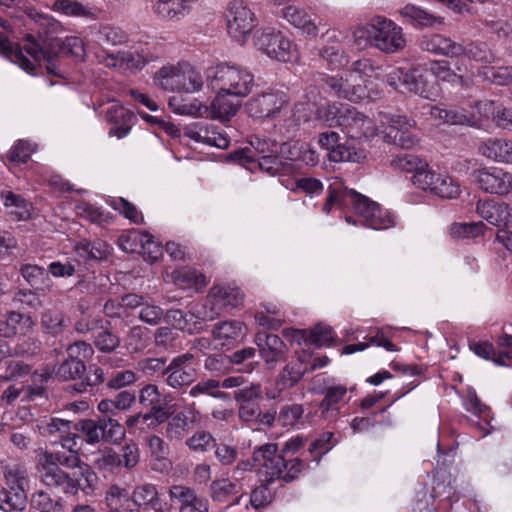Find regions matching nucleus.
Segmentation results:
<instances>
[{"label": "nucleus", "mask_w": 512, "mask_h": 512, "mask_svg": "<svg viewBox=\"0 0 512 512\" xmlns=\"http://www.w3.org/2000/svg\"><path fill=\"white\" fill-rule=\"evenodd\" d=\"M255 45L272 59L289 62L296 57L291 41L281 33L264 30L255 35Z\"/></svg>", "instance_id": "obj_12"}, {"label": "nucleus", "mask_w": 512, "mask_h": 512, "mask_svg": "<svg viewBox=\"0 0 512 512\" xmlns=\"http://www.w3.org/2000/svg\"><path fill=\"white\" fill-rule=\"evenodd\" d=\"M34 321L29 314L10 310L0 316V337L25 336L33 330Z\"/></svg>", "instance_id": "obj_21"}, {"label": "nucleus", "mask_w": 512, "mask_h": 512, "mask_svg": "<svg viewBox=\"0 0 512 512\" xmlns=\"http://www.w3.org/2000/svg\"><path fill=\"white\" fill-rule=\"evenodd\" d=\"M185 135L196 142L214 146L219 149H226L230 140L226 132L218 126L207 123H199L195 128L187 129Z\"/></svg>", "instance_id": "obj_24"}, {"label": "nucleus", "mask_w": 512, "mask_h": 512, "mask_svg": "<svg viewBox=\"0 0 512 512\" xmlns=\"http://www.w3.org/2000/svg\"><path fill=\"white\" fill-rule=\"evenodd\" d=\"M347 389L343 385L328 386L324 389V398L320 403V407H328L325 414L331 412L333 415H339L340 411L337 404L346 394Z\"/></svg>", "instance_id": "obj_57"}, {"label": "nucleus", "mask_w": 512, "mask_h": 512, "mask_svg": "<svg viewBox=\"0 0 512 512\" xmlns=\"http://www.w3.org/2000/svg\"><path fill=\"white\" fill-rule=\"evenodd\" d=\"M106 119L112 124L109 135L121 139L129 134L136 117L133 112L123 106L113 105L107 109Z\"/></svg>", "instance_id": "obj_29"}, {"label": "nucleus", "mask_w": 512, "mask_h": 512, "mask_svg": "<svg viewBox=\"0 0 512 512\" xmlns=\"http://www.w3.org/2000/svg\"><path fill=\"white\" fill-rule=\"evenodd\" d=\"M434 77V81L437 80L453 82L456 84H463V76L455 73L447 61H433L428 69Z\"/></svg>", "instance_id": "obj_59"}, {"label": "nucleus", "mask_w": 512, "mask_h": 512, "mask_svg": "<svg viewBox=\"0 0 512 512\" xmlns=\"http://www.w3.org/2000/svg\"><path fill=\"white\" fill-rule=\"evenodd\" d=\"M283 16L289 23L300 29L304 34L308 36L317 35V26L304 10L288 6L283 9Z\"/></svg>", "instance_id": "obj_41"}, {"label": "nucleus", "mask_w": 512, "mask_h": 512, "mask_svg": "<svg viewBox=\"0 0 512 512\" xmlns=\"http://www.w3.org/2000/svg\"><path fill=\"white\" fill-rule=\"evenodd\" d=\"M463 50L461 55H466L477 62L492 63L495 60V54L489 45L483 41L471 42L467 46H463Z\"/></svg>", "instance_id": "obj_52"}, {"label": "nucleus", "mask_w": 512, "mask_h": 512, "mask_svg": "<svg viewBox=\"0 0 512 512\" xmlns=\"http://www.w3.org/2000/svg\"><path fill=\"white\" fill-rule=\"evenodd\" d=\"M20 274L25 281L36 291L47 292L52 288V280L49 272L41 266L33 264L21 265Z\"/></svg>", "instance_id": "obj_35"}, {"label": "nucleus", "mask_w": 512, "mask_h": 512, "mask_svg": "<svg viewBox=\"0 0 512 512\" xmlns=\"http://www.w3.org/2000/svg\"><path fill=\"white\" fill-rule=\"evenodd\" d=\"M339 133L327 130L318 135V144L326 152L329 161L363 163L368 155L364 147L342 142Z\"/></svg>", "instance_id": "obj_8"}, {"label": "nucleus", "mask_w": 512, "mask_h": 512, "mask_svg": "<svg viewBox=\"0 0 512 512\" xmlns=\"http://www.w3.org/2000/svg\"><path fill=\"white\" fill-rule=\"evenodd\" d=\"M405 89L425 99H435L439 94V87L434 81L433 74L423 67L406 70Z\"/></svg>", "instance_id": "obj_17"}, {"label": "nucleus", "mask_w": 512, "mask_h": 512, "mask_svg": "<svg viewBox=\"0 0 512 512\" xmlns=\"http://www.w3.org/2000/svg\"><path fill=\"white\" fill-rule=\"evenodd\" d=\"M474 182L484 192L506 195L512 191V174L498 167L481 168L472 174Z\"/></svg>", "instance_id": "obj_14"}, {"label": "nucleus", "mask_w": 512, "mask_h": 512, "mask_svg": "<svg viewBox=\"0 0 512 512\" xmlns=\"http://www.w3.org/2000/svg\"><path fill=\"white\" fill-rule=\"evenodd\" d=\"M155 84L165 91L193 93L203 85L200 73L191 67H162L154 77Z\"/></svg>", "instance_id": "obj_9"}, {"label": "nucleus", "mask_w": 512, "mask_h": 512, "mask_svg": "<svg viewBox=\"0 0 512 512\" xmlns=\"http://www.w3.org/2000/svg\"><path fill=\"white\" fill-rule=\"evenodd\" d=\"M39 463H46L48 465H54L57 467L63 466L67 469H78L77 477L85 482V487H82V491L85 494H89L94 490L97 484V475L92 468L85 462H83L79 456L77 450L70 451H42L40 454Z\"/></svg>", "instance_id": "obj_7"}, {"label": "nucleus", "mask_w": 512, "mask_h": 512, "mask_svg": "<svg viewBox=\"0 0 512 512\" xmlns=\"http://www.w3.org/2000/svg\"><path fill=\"white\" fill-rule=\"evenodd\" d=\"M74 251L84 261L100 262L109 254V246L105 241L82 239L75 243Z\"/></svg>", "instance_id": "obj_34"}, {"label": "nucleus", "mask_w": 512, "mask_h": 512, "mask_svg": "<svg viewBox=\"0 0 512 512\" xmlns=\"http://www.w3.org/2000/svg\"><path fill=\"white\" fill-rule=\"evenodd\" d=\"M41 325L51 335H59L66 328L64 315L56 310L44 311L41 315Z\"/></svg>", "instance_id": "obj_58"}, {"label": "nucleus", "mask_w": 512, "mask_h": 512, "mask_svg": "<svg viewBox=\"0 0 512 512\" xmlns=\"http://www.w3.org/2000/svg\"><path fill=\"white\" fill-rule=\"evenodd\" d=\"M37 428L41 435L52 436L56 433L64 434L73 429V422L56 417L43 418L37 421Z\"/></svg>", "instance_id": "obj_50"}, {"label": "nucleus", "mask_w": 512, "mask_h": 512, "mask_svg": "<svg viewBox=\"0 0 512 512\" xmlns=\"http://www.w3.org/2000/svg\"><path fill=\"white\" fill-rule=\"evenodd\" d=\"M98 428V416L73 422V430L82 433L85 442L90 445L99 443Z\"/></svg>", "instance_id": "obj_61"}, {"label": "nucleus", "mask_w": 512, "mask_h": 512, "mask_svg": "<svg viewBox=\"0 0 512 512\" xmlns=\"http://www.w3.org/2000/svg\"><path fill=\"white\" fill-rule=\"evenodd\" d=\"M288 348L278 335L266 334L265 347L261 349L262 358L270 363H276L283 359Z\"/></svg>", "instance_id": "obj_43"}, {"label": "nucleus", "mask_w": 512, "mask_h": 512, "mask_svg": "<svg viewBox=\"0 0 512 512\" xmlns=\"http://www.w3.org/2000/svg\"><path fill=\"white\" fill-rule=\"evenodd\" d=\"M231 360V367L233 365H239V371L245 373H251L255 365L258 364L256 360V349L253 347H246L241 350H237L232 355L228 356Z\"/></svg>", "instance_id": "obj_53"}, {"label": "nucleus", "mask_w": 512, "mask_h": 512, "mask_svg": "<svg viewBox=\"0 0 512 512\" xmlns=\"http://www.w3.org/2000/svg\"><path fill=\"white\" fill-rule=\"evenodd\" d=\"M340 127L351 139L369 138L375 135L373 120L351 105L343 117Z\"/></svg>", "instance_id": "obj_18"}, {"label": "nucleus", "mask_w": 512, "mask_h": 512, "mask_svg": "<svg viewBox=\"0 0 512 512\" xmlns=\"http://www.w3.org/2000/svg\"><path fill=\"white\" fill-rule=\"evenodd\" d=\"M136 392L122 390L114 398L102 399L97 406L100 413H110L117 416L121 411L129 410L136 403Z\"/></svg>", "instance_id": "obj_33"}, {"label": "nucleus", "mask_w": 512, "mask_h": 512, "mask_svg": "<svg viewBox=\"0 0 512 512\" xmlns=\"http://www.w3.org/2000/svg\"><path fill=\"white\" fill-rule=\"evenodd\" d=\"M320 87L332 96L352 102H359L366 97L365 89L361 85L351 86L348 79L344 80L342 77L320 75Z\"/></svg>", "instance_id": "obj_20"}, {"label": "nucleus", "mask_w": 512, "mask_h": 512, "mask_svg": "<svg viewBox=\"0 0 512 512\" xmlns=\"http://www.w3.org/2000/svg\"><path fill=\"white\" fill-rule=\"evenodd\" d=\"M308 372V366H304V360L299 357L296 361L289 362L280 372L277 379V386L281 389H288L295 386Z\"/></svg>", "instance_id": "obj_37"}, {"label": "nucleus", "mask_w": 512, "mask_h": 512, "mask_svg": "<svg viewBox=\"0 0 512 512\" xmlns=\"http://www.w3.org/2000/svg\"><path fill=\"white\" fill-rule=\"evenodd\" d=\"M137 507H147L154 512H169V504L159 496L157 487L154 484L145 483L137 485L130 497Z\"/></svg>", "instance_id": "obj_28"}, {"label": "nucleus", "mask_w": 512, "mask_h": 512, "mask_svg": "<svg viewBox=\"0 0 512 512\" xmlns=\"http://www.w3.org/2000/svg\"><path fill=\"white\" fill-rule=\"evenodd\" d=\"M334 205L353 210L362 219L364 226L374 230L388 229L395 224L394 217L388 211H383L378 203L339 181L329 185L323 211L330 213Z\"/></svg>", "instance_id": "obj_2"}, {"label": "nucleus", "mask_w": 512, "mask_h": 512, "mask_svg": "<svg viewBox=\"0 0 512 512\" xmlns=\"http://www.w3.org/2000/svg\"><path fill=\"white\" fill-rule=\"evenodd\" d=\"M98 427L99 443L103 441L118 444L125 437L124 426L110 413H101L98 416Z\"/></svg>", "instance_id": "obj_31"}, {"label": "nucleus", "mask_w": 512, "mask_h": 512, "mask_svg": "<svg viewBox=\"0 0 512 512\" xmlns=\"http://www.w3.org/2000/svg\"><path fill=\"white\" fill-rule=\"evenodd\" d=\"M189 395L193 398H197L200 395H208L217 399H228V394L220 391V381L212 378L199 381L192 386L189 390Z\"/></svg>", "instance_id": "obj_51"}, {"label": "nucleus", "mask_w": 512, "mask_h": 512, "mask_svg": "<svg viewBox=\"0 0 512 512\" xmlns=\"http://www.w3.org/2000/svg\"><path fill=\"white\" fill-rule=\"evenodd\" d=\"M207 79L215 91H224L236 98L247 96L254 85V76L237 66L218 65L207 71Z\"/></svg>", "instance_id": "obj_5"}, {"label": "nucleus", "mask_w": 512, "mask_h": 512, "mask_svg": "<svg viewBox=\"0 0 512 512\" xmlns=\"http://www.w3.org/2000/svg\"><path fill=\"white\" fill-rule=\"evenodd\" d=\"M208 493L213 502L227 503L224 510L239 504L242 497L238 484L228 478L213 480L210 483Z\"/></svg>", "instance_id": "obj_25"}, {"label": "nucleus", "mask_w": 512, "mask_h": 512, "mask_svg": "<svg viewBox=\"0 0 512 512\" xmlns=\"http://www.w3.org/2000/svg\"><path fill=\"white\" fill-rule=\"evenodd\" d=\"M230 94L224 91H217L216 97L211 102V115L220 120H229L236 114L240 107V101L228 99Z\"/></svg>", "instance_id": "obj_40"}, {"label": "nucleus", "mask_w": 512, "mask_h": 512, "mask_svg": "<svg viewBox=\"0 0 512 512\" xmlns=\"http://www.w3.org/2000/svg\"><path fill=\"white\" fill-rule=\"evenodd\" d=\"M289 99L282 91H270L255 95L246 104L248 114L253 118L276 117L288 105Z\"/></svg>", "instance_id": "obj_13"}, {"label": "nucleus", "mask_w": 512, "mask_h": 512, "mask_svg": "<svg viewBox=\"0 0 512 512\" xmlns=\"http://www.w3.org/2000/svg\"><path fill=\"white\" fill-rule=\"evenodd\" d=\"M0 198L8 212L12 215H15L18 220L27 217V201L21 195L16 194L10 190H3L0 193Z\"/></svg>", "instance_id": "obj_47"}, {"label": "nucleus", "mask_w": 512, "mask_h": 512, "mask_svg": "<svg viewBox=\"0 0 512 512\" xmlns=\"http://www.w3.org/2000/svg\"><path fill=\"white\" fill-rule=\"evenodd\" d=\"M26 13L39 25L38 37L26 34L21 43H13L0 32V53L30 74H35L36 67L45 62L49 74L62 76L57 65L58 54L65 52L76 58H82L84 55L82 40L78 37H67L62 41L56 36L63 30L58 20L35 8H28Z\"/></svg>", "instance_id": "obj_1"}, {"label": "nucleus", "mask_w": 512, "mask_h": 512, "mask_svg": "<svg viewBox=\"0 0 512 512\" xmlns=\"http://www.w3.org/2000/svg\"><path fill=\"white\" fill-rule=\"evenodd\" d=\"M30 508L34 512H63L61 499H54L43 490L36 491L31 495Z\"/></svg>", "instance_id": "obj_46"}, {"label": "nucleus", "mask_w": 512, "mask_h": 512, "mask_svg": "<svg viewBox=\"0 0 512 512\" xmlns=\"http://www.w3.org/2000/svg\"><path fill=\"white\" fill-rule=\"evenodd\" d=\"M137 381V376L132 370H121L113 372L106 380L102 390H120Z\"/></svg>", "instance_id": "obj_60"}, {"label": "nucleus", "mask_w": 512, "mask_h": 512, "mask_svg": "<svg viewBox=\"0 0 512 512\" xmlns=\"http://www.w3.org/2000/svg\"><path fill=\"white\" fill-rule=\"evenodd\" d=\"M228 33L237 41L244 40L256 26L254 12L243 0H232L226 12Z\"/></svg>", "instance_id": "obj_11"}, {"label": "nucleus", "mask_w": 512, "mask_h": 512, "mask_svg": "<svg viewBox=\"0 0 512 512\" xmlns=\"http://www.w3.org/2000/svg\"><path fill=\"white\" fill-rule=\"evenodd\" d=\"M97 38L106 45L116 46L128 41V34L119 27L100 25L97 30Z\"/></svg>", "instance_id": "obj_56"}, {"label": "nucleus", "mask_w": 512, "mask_h": 512, "mask_svg": "<svg viewBox=\"0 0 512 512\" xmlns=\"http://www.w3.org/2000/svg\"><path fill=\"white\" fill-rule=\"evenodd\" d=\"M42 466L41 481L50 488H55L64 494L76 495L82 487H85V482L77 477V472L69 474L60 467L48 465L46 463H39Z\"/></svg>", "instance_id": "obj_15"}, {"label": "nucleus", "mask_w": 512, "mask_h": 512, "mask_svg": "<svg viewBox=\"0 0 512 512\" xmlns=\"http://www.w3.org/2000/svg\"><path fill=\"white\" fill-rule=\"evenodd\" d=\"M483 76L496 85H512V66L486 67Z\"/></svg>", "instance_id": "obj_63"}, {"label": "nucleus", "mask_w": 512, "mask_h": 512, "mask_svg": "<svg viewBox=\"0 0 512 512\" xmlns=\"http://www.w3.org/2000/svg\"><path fill=\"white\" fill-rule=\"evenodd\" d=\"M435 181L432 194L444 199H454L460 195V185L450 176L440 175L439 178H435Z\"/></svg>", "instance_id": "obj_54"}, {"label": "nucleus", "mask_w": 512, "mask_h": 512, "mask_svg": "<svg viewBox=\"0 0 512 512\" xmlns=\"http://www.w3.org/2000/svg\"><path fill=\"white\" fill-rule=\"evenodd\" d=\"M355 38H366L368 42L385 53H395L405 46L401 28L394 22L376 17L373 22L355 32Z\"/></svg>", "instance_id": "obj_6"}, {"label": "nucleus", "mask_w": 512, "mask_h": 512, "mask_svg": "<svg viewBox=\"0 0 512 512\" xmlns=\"http://www.w3.org/2000/svg\"><path fill=\"white\" fill-rule=\"evenodd\" d=\"M431 115L439 120H442L446 124L450 125H465L469 127H479L480 120L475 116L474 113L461 107L456 106H445L438 107L434 106L431 108Z\"/></svg>", "instance_id": "obj_26"}, {"label": "nucleus", "mask_w": 512, "mask_h": 512, "mask_svg": "<svg viewBox=\"0 0 512 512\" xmlns=\"http://www.w3.org/2000/svg\"><path fill=\"white\" fill-rule=\"evenodd\" d=\"M350 105L344 103H330L317 109L318 119L324 121L329 127L341 126Z\"/></svg>", "instance_id": "obj_45"}, {"label": "nucleus", "mask_w": 512, "mask_h": 512, "mask_svg": "<svg viewBox=\"0 0 512 512\" xmlns=\"http://www.w3.org/2000/svg\"><path fill=\"white\" fill-rule=\"evenodd\" d=\"M482 156L494 162L512 164V141L503 138H489L479 146Z\"/></svg>", "instance_id": "obj_30"}, {"label": "nucleus", "mask_w": 512, "mask_h": 512, "mask_svg": "<svg viewBox=\"0 0 512 512\" xmlns=\"http://www.w3.org/2000/svg\"><path fill=\"white\" fill-rule=\"evenodd\" d=\"M476 212L491 225L512 227V207L504 202L478 201Z\"/></svg>", "instance_id": "obj_23"}, {"label": "nucleus", "mask_w": 512, "mask_h": 512, "mask_svg": "<svg viewBox=\"0 0 512 512\" xmlns=\"http://www.w3.org/2000/svg\"><path fill=\"white\" fill-rule=\"evenodd\" d=\"M194 355L185 353L174 357L167 365L165 382L174 389L188 386L196 378V370L190 366Z\"/></svg>", "instance_id": "obj_16"}, {"label": "nucleus", "mask_w": 512, "mask_h": 512, "mask_svg": "<svg viewBox=\"0 0 512 512\" xmlns=\"http://www.w3.org/2000/svg\"><path fill=\"white\" fill-rule=\"evenodd\" d=\"M294 334L298 341L303 339L305 342H309L317 347L330 346L334 339L332 328L323 324H317L310 331L295 330Z\"/></svg>", "instance_id": "obj_38"}, {"label": "nucleus", "mask_w": 512, "mask_h": 512, "mask_svg": "<svg viewBox=\"0 0 512 512\" xmlns=\"http://www.w3.org/2000/svg\"><path fill=\"white\" fill-rule=\"evenodd\" d=\"M7 487H0V508L6 512L23 511L28 502L26 477L16 470L4 473Z\"/></svg>", "instance_id": "obj_10"}, {"label": "nucleus", "mask_w": 512, "mask_h": 512, "mask_svg": "<svg viewBox=\"0 0 512 512\" xmlns=\"http://www.w3.org/2000/svg\"><path fill=\"white\" fill-rule=\"evenodd\" d=\"M172 502L179 504V512H209V502L198 495L195 489L185 485H173L169 489Z\"/></svg>", "instance_id": "obj_19"}, {"label": "nucleus", "mask_w": 512, "mask_h": 512, "mask_svg": "<svg viewBox=\"0 0 512 512\" xmlns=\"http://www.w3.org/2000/svg\"><path fill=\"white\" fill-rule=\"evenodd\" d=\"M497 344L499 351H496L493 362L499 366H512V335L500 336Z\"/></svg>", "instance_id": "obj_64"}, {"label": "nucleus", "mask_w": 512, "mask_h": 512, "mask_svg": "<svg viewBox=\"0 0 512 512\" xmlns=\"http://www.w3.org/2000/svg\"><path fill=\"white\" fill-rule=\"evenodd\" d=\"M87 368L85 363L77 357L64 360L56 371V376L64 381L81 379Z\"/></svg>", "instance_id": "obj_48"}, {"label": "nucleus", "mask_w": 512, "mask_h": 512, "mask_svg": "<svg viewBox=\"0 0 512 512\" xmlns=\"http://www.w3.org/2000/svg\"><path fill=\"white\" fill-rule=\"evenodd\" d=\"M485 106L486 110L491 112L493 120L499 127L512 131V109L503 107L494 101L487 102Z\"/></svg>", "instance_id": "obj_62"}, {"label": "nucleus", "mask_w": 512, "mask_h": 512, "mask_svg": "<svg viewBox=\"0 0 512 512\" xmlns=\"http://www.w3.org/2000/svg\"><path fill=\"white\" fill-rule=\"evenodd\" d=\"M200 421L201 413L194 407L190 408L187 412H178L172 416L166 425V437L170 440L180 441L184 439Z\"/></svg>", "instance_id": "obj_22"}, {"label": "nucleus", "mask_w": 512, "mask_h": 512, "mask_svg": "<svg viewBox=\"0 0 512 512\" xmlns=\"http://www.w3.org/2000/svg\"><path fill=\"white\" fill-rule=\"evenodd\" d=\"M53 11L72 17H94L91 9L78 0H53L51 5Z\"/></svg>", "instance_id": "obj_49"}, {"label": "nucleus", "mask_w": 512, "mask_h": 512, "mask_svg": "<svg viewBox=\"0 0 512 512\" xmlns=\"http://www.w3.org/2000/svg\"><path fill=\"white\" fill-rule=\"evenodd\" d=\"M210 296L222 308H236L243 303V295L236 287L214 285L210 289Z\"/></svg>", "instance_id": "obj_42"}, {"label": "nucleus", "mask_w": 512, "mask_h": 512, "mask_svg": "<svg viewBox=\"0 0 512 512\" xmlns=\"http://www.w3.org/2000/svg\"><path fill=\"white\" fill-rule=\"evenodd\" d=\"M301 142L285 141L278 145V153L280 161L284 165L289 166V170H281L280 174H290L296 170V162H298L301 154Z\"/></svg>", "instance_id": "obj_44"}, {"label": "nucleus", "mask_w": 512, "mask_h": 512, "mask_svg": "<svg viewBox=\"0 0 512 512\" xmlns=\"http://www.w3.org/2000/svg\"><path fill=\"white\" fill-rule=\"evenodd\" d=\"M276 140L259 135H252L249 145L230 153L228 159L241 165L255 164L261 171L271 175H279L281 170H289L288 165L281 163Z\"/></svg>", "instance_id": "obj_4"}, {"label": "nucleus", "mask_w": 512, "mask_h": 512, "mask_svg": "<svg viewBox=\"0 0 512 512\" xmlns=\"http://www.w3.org/2000/svg\"><path fill=\"white\" fill-rule=\"evenodd\" d=\"M246 333L245 325L237 320L223 321L216 323L212 329V334L217 340L226 341L227 345L243 339ZM225 345V343H223Z\"/></svg>", "instance_id": "obj_36"}, {"label": "nucleus", "mask_w": 512, "mask_h": 512, "mask_svg": "<svg viewBox=\"0 0 512 512\" xmlns=\"http://www.w3.org/2000/svg\"><path fill=\"white\" fill-rule=\"evenodd\" d=\"M175 405H168L160 403L157 406L151 408L147 413H144V422L147 423L148 427H157L172 418L174 414Z\"/></svg>", "instance_id": "obj_55"}, {"label": "nucleus", "mask_w": 512, "mask_h": 512, "mask_svg": "<svg viewBox=\"0 0 512 512\" xmlns=\"http://www.w3.org/2000/svg\"><path fill=\"white\" fill-rule=\"evenodd\" d=\"M304 444L302 437H295L288 440L278 452L276 443H267L257 447L253 451V460L260 462L270 479L277 478L285 482L295 480L303 471L305 464L299 458L288 459L289 454H295Z\"/></svg>", "instance_id": "obj_3"}, {"label": "nucleus", "mask_w": 512, "mask_h": 512, "mask_svg": "<svg viewBox=\"0 0 512 512\" xmlns=\"http://www.w3.org/2000/svg\"><path fill=\"white\" fill-rule=\"evenodd\" d=\"M86 371L87 373L84 380L69 386L68 390L75 391L77 393H103L105 390H102V387L106 383L104 370L101 367L93 364L89 365Z\"/></svg>", "instance_id": "obj_32"}, {"label": "nucleus", "mask_w": 512, "mask_h": 512, "mask_svg": "<svg viewBox=\"0 0 512 512\" xmlns=\"http://www.w3.org/2000/svg\"><path fill=\"white\" fill-rule=\"evenodd\" d=\"M153 11L162 19L178 21L185 17L190 9L180 0H157Z\"/></svg>", "instance_id": "obj_39"}, {"label": "nucleus", "mask_w": 512, "mask_h": 512, "mask_svg": "<svg viewBox=\"0 0 512 512\" xmlns=\"http://www.w3.org/2000/svg\"><path fill=\"white\" fill-rule=\"evenodd\" d=\"M420 48L424 51L434 54H440L447 57H459L463 50V45L450 38L440 34L424 35L419 42Z\"/></svg>", "instance_id": "obj_27"}]
</instances>
